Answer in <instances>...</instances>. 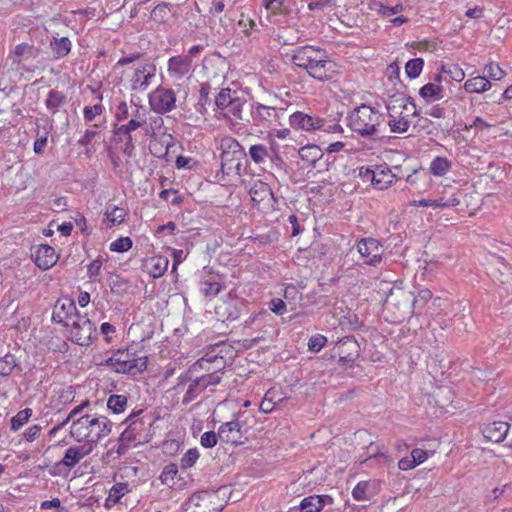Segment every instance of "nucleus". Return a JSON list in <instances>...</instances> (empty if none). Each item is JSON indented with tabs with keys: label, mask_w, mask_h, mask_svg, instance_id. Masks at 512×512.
Here are the masks:
<instances>
[{
	"label": "nucleus",
	"mask_w": 512,
	"mask_h": 512,
	"mask_svg": "<svg viewBox=\"0 0 512 512\" xmlns=\"http://www.w3.org/2000/svg\"><path fill=\"white\" fill-rule=\"evenodd\" d=\"M111 429L112 422L106 416L92 413L90 409L73 420L70 434L77 442L91 444L93 449L95 444L111 433Z\"/></svg>",
	"instance_id": "3"
},
{
	"label": "nucleus",
	"mask_w": 512,
	"mask_h": 512,
	"mask_svg": "<svg viewBox=\"0 0 512 512\" xmlns=\"http://www.w3.org/2000/svg\"><path fill=\"white\" fill-rule=\"evenodd\" d=\"M491 88V82L486 76H476L468 79L464 89L468 93H482Z\"/></svg>",
	"instance_id": "34"
},
{
	"label": "nucleus",
	"mask_w": 512,
	"mask_h": 512,
	"mask_svg": "<svg viewBox=\"0 0 512 512\" xmlns=\"http://www.w3.org/2000/svg\"><path fill=\"white\" fill-rule=\"evenodd\" d=\"M383 446H380L377 443L371 442L366 447L367 458L366 461L375 459L377 462H381L382 460H388L389 456L383 451Z\"/></svg>",
	"instance_id": "47"
},
{
	"label": "nucleus",
	"mask_w": 512,
	"mask_h": 512,
	"mask_svg": "<svg viewBox=\"0 0 512 512\" xmlns=\"http://www.w3.org/2000/svg\"><path fill=\"white\" fill-rule=\"evenodd\" d=\"M327 337L322 334H315L308 341V349L311 352L318 353L326 344Z\"/></svg>",
	"instance_id": "58"
},
{
	"label": "nucleus",
	"mask_w": 512,
	"mask_h": 512,
	"mask_svg": "<svg viewBox=\"0 0 512 512\" xmlns=\"http://www.w3.org/2000/svg\"><path fill=\"white\" fill-rule=\"evenodd\" d=\"M113 142L123 155L131 158L135 155L136 136L131 133L122 134L120 129L113 127Z\"/></svg>",
	"instance_id": "26"
},
{
	"label": "nucleus",
	"mask_w": 512,
	"mask_h": 512,
	"mask_svg": "<svg viewBox=\"0 0 512 512\" xmlns=\"http://www.w3.org/2000/svg\"><path fill=\"white\" fill-rule=\"evenodd\" d=\"M300 158L303 161L315 163L322 157V150L317 145H309L299 150Z\"/></svg>",
	"instance_id": "45"
},
{
	"label": "nucleus",
	"mask_w": 512,
	"mask_h": 512,
	"mask_svg": "<svg viewBox=\"0 0 512 512\" xmlns=\"http://www.w3.org/2000/svg\"><path fill=\"white\" fill-rule=\"evenodd\" d=\"M320 123L319 116H313L301 111H296L289 117V124L291 128L297 131L313 132L317 130V125Z\"/></svg>",
	"instance_id": "21"
},
{
	"label": "nucleus",
	"mask_w": 512,
	"mask_h": 512,
	"mask_svg": "<svg viewBox=\"0 0 512 512\" xmlns=\"http://www.w3.org/2000/svg\"><path fill=\"white\" fill-rule=\"evenodd\" d=\"M493 277L501 284L512 281V266L506 262H500V267L492 272Z\"/></svg>",
	"instance_id": "46"
},
{
	"label": "nucleus",
	"mask_w": 512,
	"mask_h": 512,
	"mask_svg": "<svg viewBox=\"0 0 512 512\" xmlns=\"http://www.w3.org/2000/svg\"><path fill=\"white\" fill-rule=\"evenodd\" d=\"M222 285L218 281L204 280L200 282V292L206 297H214L220 293Z\"/></svg>",
	"instance_id": "49"
},
{
	"label": "nucleus",
	"mask_w": 512,
	"mask_h": 512,
	"mask_svg": "<svg viewBox=\"0 0 512 512\" xmlns=\"http://www.w3.org/2000/svg\"><path fill=\"white\" fill-rule=\"evenodd\" d=\"M129 491L127 483H116L110 490L105 500V507L111 508Z\"/></svg>",
	"instance_id": "36"
},
{
	"label": "nucleus",
	"mask_w": 512,
	"mask_h": 512,
	"mask_svg": "<svg viewBox=\"0 0 512 512\" xmlns=\"http://www.w3.org/2000/svg\"><path fill=\"white\" fill-rule=\"evenodd\" d=\"M357 251L364 258V264L377 267L383 260V246L375 238H362L357 242Z\"/></svg>",
	"instance_id": "13"
},
{
	"label": "nucleus",
	"mask_w": 512,
	"mask_h": 512,
	"mask_svg": "<svg viewBox=\"0 0 512 512\" xmlns=\"http://www.w3.org/2000/svg\"><path fill=\"white\" fill-rule=\"evenodd\" d=\"M156 66L153 62H146L135 69L131 79L132 90L145 91L155 77Z\"/></svg>",
	"instance_id": "20"
},
{
	"label": "nucleus",
	"mask_w": 512,
	"mask_h": 512,
	"mask_svg": "<svg viewBox=\"0 0 512 512\" xmlns=\"http://www.w3.org/2000/svg\"><path fill=\"white\" fill-rule=\"evenodd\" d=\"M452 162L446 157L436 156L430 163L429 172L433 176L443 177L452 167Z\"/></svg>",
	"instance_id": "35"
},
{
	"label": "nucleus",
	"mask_w": 512,
	"mask_h": 512,
	"mask_svg": "<svg viewBox=\"0 0 512 512\" xmlns=\"http://www.w3.org/2000/svg\"><path fill=\"white\" fill-rule=\"evenodd\" d=\"M66 103L67 96L62 91L51 89L47 93L44 104L47 111L53 116L58 113Z\"/></svg>",
	"instance_id": "30"
},
{
	"label": "nucleus",
	"mask_w": 512,
	"mask_h": 512,
	"mask_svg": "<svg viewBox=\"0 0 512 512\" xmlns=\"http://www.w3.org/2000/svg\"><path fill=\"white\" fill-rule=\"evenodd\" d=\"M143 414V410H138L136 412L131 413L122 424H127L129 429L136 435V437L141 438V442L146 444L152 439V426L154 423V418L151 415Z\"/></svg>",
	"instance_id": "11"
},
{
	"label": "nucleus",
	"mask_w": 512,
	"mask_h": 512,
	"mask_svg": "<svg viewBox=\"0 0 512 512\" xmlns=\"http://www.w3.org/2000/svg\"><path fill=\"white\" fill-rule=\"evenodd\" d=\"M192 68V59L189 56L177 55L168 59V73L171 77L182 79Z\"/></svg>",
	"instance_id": "25"
},
{
	"label": "nucleus",
	"mask_w": 512,
	"mask_h": 512,
	"mask_svg": "<svg viewBox=\"0 0 512 512\" xmlns=\"http://www.w3.org/2000/svg\"><path fill=\"white\" fill-rule=\"evenodd\" d=\"M238 26L242 29V32L246 37H250L252 32L256 30L255 21L252 18L245 17L244 14L241 15V18L238 21Z\"/></svg>",
	"instance_id": "64"
},
{
	"label": "nucleus",
	"mask_w": 512,
	"mask_h": 512,
	"mask_svg": "<svg viewBox=\"0 0 512 512\" xmlns=\"http://www.w3.org/2000/svg\"><path fill=\"white\" fill-rule=\"evenodd\" d=\"M360 346L352 336L340 339L332 349L331 357H338L342 365L351 366L360 356Z\"/></svg>",
	"instance_id": "12"
},
{
	"label": "nucleus",
	"mask_w": 512,
	"mask_h": 512,
	"mask_svg": "<svg viewBox=\"0 0 512 512\" xmlns=\"http://www.w3.org/2000/svg\"><path fill=\"white\" fill-rule=\"evenodd\" d=\"M388 125L390 127L391 132L393 133H404L409 128V121L402 117L397 119L393 115H389Z\"/></svg>",
	"instance_id": "55"
},
{
	"label": "nucleus",
	"mask_w": 512,
	"mask_h": 512,
	"mask_svg": "<svg viewBox=\"0 0 512 512\" xmlns=\"http://www.w3.org/2000/svg\"><path fill=\"white\" fill-rule=\"evenodd\" d=\"M317 130L332 134H341L343 132V128L340 124L327 121L323 118H320V123L317 125Z\"/></svg>",
	"instance_id": "60"
},
{
	"label": "nucleus",
	"mask_w": 512,
	"mask_h": 512,
	"mask_svg": "<svg viewBox=\"0 0 512 512\" xmlns=\"http://www.w3.org/2000/svg\"><path fill=\"white\" fill-rule=\"evenodd\" d=\"M169 259L164 255H153L143 260L142 270L153 278H159L167 271Z\"/></svg>",
	"instance_id": "24"
},
{
	"label": "nucleus",
	"mask_w": 512,
	"mask_h": 512,
	"mask_svg": "<svg viewBox=\"0 0 512 512\" xmlns=\"http://www.w3.org/2000/svg\"><path fill=\"white\" fill-rule=\"evenodd\" d=\"M510 429V424L505 421H493L481 427L483 436L491 442H502Z\"/></svg>",
	"instance_id": "23"
},
{
	"label": "nucleus",
	"mask_w": 512,
	"mask_h": 512,
	"mask_svg": "<svg viewBox=\"0 0 512 512\" xmlns=\"http://www.w3.org/2000/svg\"><path fill=\"white\" fill-rule=\"evenodd\" d=\"M242 425L238 419L225 422L218 428L219 440L235 446L244 444L246 438L241 431Z\"/></svg>",
	"instance_id": "18"
},
{
	"label": "nucleus",
	"mask_w": 512,
	"mask_h": 512,
	"mask_svg": "<svg viewBox=\"0 0 512 512\" xmlns=\"http://www.w3.org/2000/svg\"><path fill=\"white\" fill-rule=\"evenodd\" d=\"M174 8L175 6L173 4L162 2L154 7V9L151 11L150 18L154 22L164 24L168 21V16L172 13Z\"/></svg>",
	"instance_id": "38"
},
{
	"label": "nucleus",
	"mask_w": 512,
	"mask_h": 512,
	"mask_svg": "<svg viewBox=\"0 0 512 512\" xmlns=\"http://www.w3.org/2000/svg\"><path fill=\"white\" fill-rule=\"evenodd\" d=\"M104 106L101 103L95 104L93 106H85L83 109V116L87 122H92L96 116H99L104 111Z\"/></svg>",
	"instance_id": "63"
},
{
	"label": "nucleus",
	"mask_w": 512,
	"mask_h": 512,
	"mask_svg": "<svg viewBox=\"0 0 512 512\" xmlns=\"http://www.w3.org/2000/svg\"><path fill=\"white\" fill-rule=\"evenodd\" d=\"M286 109L254 103L251 105V123L261 128H273L281 125L280 119L284 116Z\"/></svg>",
	"instance_id": "5"
},
{
	"label": "nucleus",
	"mask_w": 512,
	"mask_h": 512,
	"mask_svg": "<svg viewBox=\"0 0 512 512\" xmlns=\"http://www.w3.org/2000/svg\"><path fill=\"white\" fill-rule=\"evenodd\" d=\"M270 153V146L254 144L250 146L248 155L255 164L264 163Z\"/></svg>",
	"instance_id": "39"
},
{
	"label": "nucleus",
	"mask_w": 512,
	"mask_h": 512,
	"mask_svg": "<svg viewBox=\"0 0 512 512\" xmlns=\"http://www.w3.org/2000/svg\"><path fill=\"white\" fill-rule=\"evenodd\" d=\"M177 473H178V466L175 463H170L163 468V470L159 476V479L163 484H166L169 487H172L175 484L174 479H175Z\"/></svg>",
	"instance_id": "50"
},
{
	"label": "nucleus",
	"mask_w": 512,
	"mask_h": 512,
	"mask_svg": "<svg viewBox=\"0 0 512 512\" xmlns=\"http://www.w3.org/2000/svg\"><path fill=\"white\" fill-rule=\"evenodd\" d=\"M40 52V47L28 43H20L16 45L10 56L12 64L15 65L17 69L30 71L31 69L27 67L26 62L37 58Z\"/></svg>",
	"instance_id": "17"
},
{
	"label": "nucleus",
	"mask_w": 512,
	"mask_h": 512,
	"mask_svg": "<svg viewBox=\"0 0 512 512\" xmlns=\"http://www.w3.org/2000/svg\"><path fill=\"white\" fill-rule=\"evenodd\" d=\"M385 115L371 105L361 104L347 116V125L359 137L368 140L381 139Z\"/></svg>",
	"instance_id": "2"
},
{
	"label": "nucleus",
	"mask_w": 512,
	"mask_h": 512,
	"mask_svg": "<svg viewBox=\"0 0 512 512\" xmlns=\"http://www.w3.org/2000/svg\"><path fill=\"white\" fill-rule=\"evenodd\" d=\"M32 259L40 269L48 270L57 263L58 255L52 246L42 244L36 248L35 252L32 254Z\"/></svg>",
	"instance_id": "22"
},
{
	"label": "nucleus",
	"mask_w": 512,
	"mask_h": 512,
	"mask_svg": "<svg viewBox=\"0 0 512 512\" xmlns=\"http://www.w3.org/2000/svg\"><path fill=\"white\" fill-rule=\"evenodd\" d=\"M291 62L320 82L331 80L336 73L335 64L329 59L327 51L318 46L304 45L294 48L291 51Z\"/></svg>",
	"instance_id": "1"
},
{
	"label": "nucleus",
	"mask_w": 512,
	"mask_h": 512,
	"mask_svg": "<svg viewBox=\"0 0 512 512\" xmlns=\"http://www.w3.org/2000/svg\"><path fill=\"white\" fill-rule=\"evenodd\" d=\"M93 451L91 444H82L69 447L61 461L56 463L51 469L50 474L53 476L61 475L62 469L69 471L75 467L85 456Z\"/></svg>",
	"instance_id": "10"
},
{
	"label": "nucleus",
	"mask_w": 512,
	"mask_h": 512,
	"mask_svg": "<svg viewBox=\"0 0 512 512\" xmlns=\"http://www.w3.org/2000/svg\"><path fill=\"white\" fill-rule=\"evenodd\" d=\"M17 366L16 358L13 354L7 353L0 357V375L9 376Z\"/></svg>",
	"instance_id": "52"
},
{
	"label": "nucleus",
	"mask_w": 512,
	"mask_h": 512,
	"mask_svg": "<svg viewBox=\"0 0 512 512\" xmlns=\"http://www.w3.org/2000/svg\"><path fill=\"white\" fill-rule=\"evenodd\" d=\"M484 73L486 77L493 80H501L505 75V71L497 63H489L484 67Z\"/></svg>",
	"instance_id": "57"
},
{
	"label": "nucleus",
	"mask_w": 512,
	"mask_h": 512,
	"mask_svg": "<svg viewBox=\"0 0 512 512\" xmlns=\"http://www.w3.org/2000/svg\"><path fill=\"white\" fill-rule=\"evenodd\" d=\"M199 458V452L197 448L189 449L181 458V468L187 469L195 465L196 461Z\"/></svg>",
	"instance_id": "61"
},
{
	"label": "nucleus",
	"mask_w": 512,
	"mask_h": 512,
	"mask_svg": "<svg viewBox=\"0 0 512 512\" xmlns=\"http://www.w3.org/2000/svg\"><path fill=\"white\" fill-rule=\"evenodd\" d=\"M114 117L117 122H123L131 118V104L128 105L126 101H121L116 107Z\"/></svg>",
	"instance_id": "59"
},
{
	"label": "nucleus",
	"mask_w": 512,
	"mask_h": 512,
	"mask_svg": "<svg viewBox=\"0 0 512 512\" xmlns=\"http://www.w3.org/2000/svg\"><path fill=\"white\" fill-rule=\"evenodd\" d=\"M127 396L112 394L107 400V408L114 414H120L125 411L127 407Z\"/></svg>",
	"instance_id": "41"
},
{
	"label": "nucleus",
	"mask_w": 512,
	"mask_h": 512,
	"mask_svg": "<svg viewBox=\"0 0 512 512\" xmlns=\"http://www.w3.org/2000/svg\"><path fill=\"white\" fill-rule=\"evenodd\" d=\"M68 328L71 341L80 346H89L97 337L95 324L85 315L73 320Z\"/></svg>",
	"instance_id": "9"
},
{
	"label": "nucleus",
	"mask_w": 512,
	"mask_h": 512,
	"mask_svg": "<svg viewBox=\"0 0 512 512\" xmlns=\"http://www.w3.org/2000/svg\"><path fill=\"white\" fill-rule=\"evenodd\" d=\"M396 180V176L392 173L387 165H376L375 175L373 176V187L378 190H384L390 187Z\"/></svg>",
	"instance_id": "28"
},
{
	"label": "nucleus",
	"mask_w": 512,
	"mask_h": 512,
	"mask_svg": "<svg viewBox=\"0 0 512 512\" xmlns=\"http://www.w3.org/2000/svg\"><path fill=\"white\" fill-rule=\"evenodd\" d=\"M424 66V60L422 58H413L410 59L405 65V72L408 78L415 79L417 78Z\"/></svg>",
	"instance_id": "48"
},
{
	"label": "nucleus",
	"mask_w": 512,
	"mask_h": 512,
	"mask_svg": "<svg viewBox=\"0 0 512 512\" xmlns=\"http://www.w3.org/2000/svg\"><path fill=\"white\" fill-rule=\"evenodd\" d=\"M333 503L334 499L330 495L313 494L303 498L298 506L291 507L288 512H320Z\"/></svg>",
	"instance_id": "19"
},
{
	"label": "nucleus",
	"mask_w": 512,
	"mask_h": 512,
	"mask_svg": "<svg viewBox=\"0 0 512 512\" xmlns=\"http://www.w3.org/2000/svg\"><path fill=\"white\" fill-rule=\"evenodd\" d=\"M251 199L254 202H262V201H270L276 202V198L274 197V193L269 185L263 182H259L250 190Z\"/></svg>",
	"instance_id": "33"
},
{
	"label": "nucleus",
	"mask_w": 512,
	"mask_h": 512,
	"mask_svg": "<svg viewBox=\"0 0 512 512\" xmlns=\"http://www.w3.org/2000/svg\"><path fill=\"white\" fill-rule=\"evenodd\" d=\"M106 120H103L100 124H94L91 129H87L84 135L78 140L77 144L79 146H87L89 145L95 137L100 134V128L105 127Z\"/></svg>",
	"instance_id": "51"
},
{
	"label": "nucleus",
	"mask_w": 512,
	"mask_h": 512,
	"mask_svg": "<svg viewBox=\"0 0 512 512\" xmlns=\"http://www.w3.org/2000/svg\"><path fill=\"white\" fill-rule=\"evenodd\" d=\"M81 316L82 315L77 311L74 301L70 298H64L57 300L54 306L52 320L68 328L73 320Z\"/></svg>",
	"instance_id": "16"
},
{
	"label": "nucleus",
	"mask_w": 512,
	"mask_h": 512,
	"mask_svg": "<svg viewBox=\"0 0 512 512\" xmlns=\"http://www.w3.org/2000/svg\"><path fill=\"white\" fill-rule=\"evenodd\" d=\"M187 512H221L223 506L219 504L216 492L207 490L193 493L187 502Z\"/></svg>",
	"instance_id": "7"
},
{
	"label": "nucleus",
	"mask_w": 512,
	"mask_h": 512,
	"mask_svg": "<svg viewBox=\"0 0 512 512\" xmlns=\"http://www.w3.org/2000/svg\"><path fill=\"white\" fill-rule=\"evenodd\" d=\"M103 265V260L101 257L96 258L92 262H90L87 266V274L90 280L98 281V277L101 273V268Z\"/></svg>",
	"instance_id": "62"
},
{
	"label": "nucleus",
	"mask_w": 512,
	"mask_h": 512,
	"mask_svg": "<svg viewBox=\"0 0 512 512\" xmlns=\"http://www.w3.org/2000/svg\"><path fill=\"white\" fill-rule=\"evenodd\" d=\"M198 375L195 374L192 383L189 384L186 393L183 396L182 403L187 405L194 401L202 392L210 386H216L221 382L219 371H213Z\"/></svg>",
	"instance_id": "8"
},
{
	"label": "nucleus",
	"mask_w": 512,
	"mask_h": 512,
	"mask_svg": "<svg viewBox=\"0 0 512 512\" xmlns=\"http://www.w3.org/2000/svg\"><path fill=\"white\" fill-rule=\"evenodd\" d=\"M55 59L66 57L72 49V42L68 37L53 36L49 44Z\"/></svg>",
	"instance_id": "31"
},
{
	"label": "nucleus",
	"mask_w": 512,
	"mask_h": 512,
	"mask_svg": "<svg viewBox=\"0 0 512 512\" xmlns=\"http://www.w3.org/2000/svg\"><path fill=\"white\" fill-rule=\"evenodd\" d=\"M52 129H53V126L51 123L45 125L42 128V131L40 130L39 126L37 127V133H36L37 138L33 144V150H34L35 154L41 155L44 153L46 145H47L48 135Z\"/></svg>",
	"instance_id": "37"
},
{
	"label": "nucleus",
	"mask_w": 512,
	"mask_h": 512,
	"mask_svg": "<svg viewBox=\"0 0 512 512\" xmlns=\"http://www.w3.org/2000/svg\"><path fill=\"white\" fill-rule=\"evenodd\" d=\"M211 91V85L208 82L202 83L199 89V100L196 104V110L202 112L206 110V105L210 104L211 100L209 94Z\"/></svg>",
	"instance_id": "54"
},
{
	"label": "nucleus",
	"mask_w": 512,
	"mask_h": 512,
	"mask_svg": "<svg viewBox=\"0 0 512 512\" xmlns=\"http://www.w3.org/2000/svg\"><path fill=\"white\" fill-rule=\"evenodd\" d=\"M370 482L369 481H360L356 484V486L352 490V497L357 501H367L372 497V493L370 492Z\"/></svg>",
	"instance_id": "44"
},
{
	"label": "nucleus",
	"mask_w": 512,
	"mask_h": 512,
	"mask_svg": "<svg viewBox=\"0 0 512 512\" xmlns=\"http://www.w3.org/2000/svg\"><path fill=\"white\" fill-rule=\"evenodd\" d=\"M133 241L130 237H120L110 244L113 252L124 253L132 248Z\"/></svg>",
	"instance_id": "56"
},
{
	"label": "nucleus",
	"mask_w": 512,
	"mask_h": 512,
	"mask_svg": "<svg viewBox=\"0 0 512 512\" xmlns=\"http://www.w3.org/2000/svg\"><path fill=\"white\" fill-rule=\"evenodd\" d=\"M104 215L106 220L110 223L109 227H111L124 223L128 213L123 207L113 206L111 210L107 208Z\"/></svg>",
	"instance_id": "40"
},
{
	"label": "nucleus",
	"mask_w": 512,
	"mask_h": 512,
	"mask_svg": "<svg viewBox=\"0 0 512 512\" xmlns=\"http://www.w3.org/2000/svg\"><path fill=\"white\" fill-rule=\"evenodd\" d=\"M236 95V90H232L230 88L221 89L215 98V106L220 110H225Z\"/></svg>",
	"instance_id": "42"
},
{
	"label": "nucleus",
	"mask_w": 512,
	"mask_h": 512,
	"mask_svg": "<svg viewBox=\"0 0 512 512\" xmlns=\"http://www.w3.org/2000/svg\"><path fill=\"white\" fill-rule=\"evenodd\" d=\"M419 95L427 102L441 100L444 97V89L440 84L427 83L419 90Z\"/></svg>",
	"instance_id": "32"
},
{
	"label": "nucleus",
	"mask_w": 512,
	"mask_h": 512,
	"mask_svg": "<svg viewBox=\"0 0 512 512\" xmlns=\"http://www.w3.org/2000/svg\"><path fill=\"white\" fill-rule=\"evenodd\" d=\"M131 114L132 117L127 123L121 125L115 123L113 127L120 129V133L122 134L131 133V135H134L133 133L138 129H145L147 132L148 110L146 107L131 101Z\"/></svg>",
	"instance_id": "15"
},
{
	"label": "nucleus",
	"mask_w": 512,
	"mask_h": 512,
	"mask_svg": "<svg viewBox=\"0 0 512 512\" xmlns=\"http://www.w3.org/2000/svg\"><path fill=\"white\" fill-rule=\"evenodd\" d=\"M218 360L217 356L209 357L208 355L198 359L196 362H194L189 369L181 373L178 378V385H183L187 382L192 383L194 376L196 373H199L201 370L210 371V368L208 367L209 364L215 362Z\"/></svg>",
	"instance_id": "27"
},
{
	"label": "nucleus",
	"mask_w": 512,
	"mask_h": 512,
	"mask_svg": "<svg viewBox=\"0 0 512 512\" xmlns=\"http://www.w3.org/2000/svg\"><path fill=\"white\" fill-rule=\"evenodd\" d=\"M32 415L33 410L31 408L20 410L15 416L12 417L10 429L12 431L20 430L29 421Z\"/></svg>",
	"instance_id": "43"
},
{
	"label": "nucleus",
	"mask_w": 512,
	"mask_h": 512,
	"mask_svg": "<svg viewBox=\"0 0 512 512\" xmlns=\"http://www.w3.org/2000/svg\"><path fill=\"white\" fill-rule=\"evenodd\" d=\"M105 364L113 367L117 373L134 374L142 373L148 365L147 356H137L135 349L130 346L126 349H118L109 357Z\"/></svg>",
	"instance_id": "4"
},
{
	"label": "nucleus",
	"mask_w": 512,
	"mask_h": 512,
	"mask_svg": "<svg viewBox=\"0 0 512 512\" xmlns=\"http://www.w3.org/2000/svg\"><path fill=\"white\" fill-rule=\"evenodd\" d=\"M151 109L159 114L171 112L176 107V95L170 88L159 86L149 95Z\"/></svg>",
	"instance_id": "14"
},
{
	"label": "nucleus",
	"mask_w": 512,
	"mask_h": 512,
	"mask_svg": "<svg viewBox=\"0 0 512 512\" xmlns=\"http://www.w3.org/2000/svg\"><path fill=\"white\" fill-rule=\"evenodd\" d=\"M245 103L246 99L244 97L239 96V93L237 92V95L234 97L233 101H231L230 105L225 110H227L228 113L231 114L235 119L241 120L243 106Z\"/></svg>",
	"instance_id": "53"
},
{
	"label": "nucleus",
	"mask_w": 512,
	"mask_h": 512,
	"mask_svg": "<svg viewBox=\"0 0 512 512\" xmlns=\"http://www.w3.org/2000/svg\"><path fill=\"white\" fill-rule=\"evenodd\" d=\"M398 297L400 299L403 300L402 303H400V305H397L394 300L396 298V296L394 295V293H391L387 299H386V302H385V305H386V309H390L391 306H394L397 308L398 310V314L395 316V319L393 321L395 322H399V321H402L409 313H410V304H411V299L410 297L403 291H399L398 293Z\"/></svg>",
	"instance_id": "29"
},
{
	"label": "nucleus",
	"mask_w": 512,
	"mask_h": 512,
	"mask_svg": "<svg viewBox=\"0 0 512 512\" xmlns=\"http://www.w3.org/2000/svg\"><path fill=\"white\" fill-rule=\"evenodd\" d=\"M220 150L222 170H231L233 168L232 163L235 161V168L239 170L240 160L246 156L242 145L235 138L225 136L220 140Z\"/></svg>",
	"instance_id": "6"
}]
</instances>
